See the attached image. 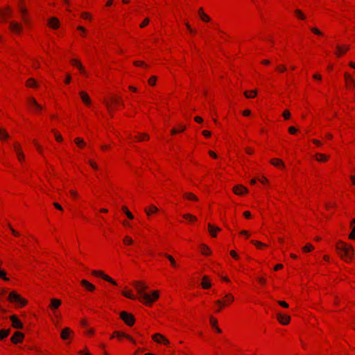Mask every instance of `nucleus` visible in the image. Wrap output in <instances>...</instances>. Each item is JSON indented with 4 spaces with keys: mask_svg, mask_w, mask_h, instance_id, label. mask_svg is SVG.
<instances>
[{
    "mask_svg": "<svg viewBox=\"0 0 355 355\" xmlns=\"http://www.w3.org/2000/svg\"><path fill=\"white\" fill-rule=\"evenodd\" d=\"M336 250L338 257L343 261L346 263H350L352 261L354 250L352 244L340 240L336 242Z\"/></svg>",
    "mask_w": 355,
    "mask_h": 355,
    "instance_id": "obj_1",
    "label": "nucleus"
},
{
    "mask_svg": "<svg viewBox=\"0 0 355 355\" xmlns=\"http://www.w3.org/2000/svg\"><path fill=\"white\" fill-rule=\"evenodd\" d=\"M235 298L233 294L226 293L222 298L216 300L214 303V312L216 313L222 311L223 309L230 306L234 302Z\"/></svg>",
    "mask_w": 355,
    "mask_h": 355,
    "instance_id": "obj_2",
    "label": "nucleus"
},
{
    "mask_svg": "<svg viewBox=\"0 0 355 355\" xmlns=\"http://www.w3.org/2000/svg\"><path fill=\"white\" fill-rule=\"evenodd\" d=\"M104 102L110 113L119 110L120 107H124L122 98L116 95L110 96Z\"/></svg>",
    "mask_w": 355,
    "mask_h": 355,
    "instance_id": "obj_3",
    "label": "nucleus"
},
{
    "mask_svg": "<svg viewBox=\"0 0 355 355\" xmlns=\"http://www.w3.org/2000/svg\"><path fill=\"white\" fill-rule=\"evenodd\" d=\"M160 296V293L158 290L152 291L150 293H145L141 297H138V300L146 306H151L155 302H157Z\"/></svg>",
    "mask_w": 355,
    "mask_h": 355,
    "instance_id": "obj_4",
    "label": "nucleus"
},
{
    "mask_svg": "<svg viewBox=\"0 0 355 355\" xmlns=\"http://www.w3.org/2000/svg\"><path fill=\"white\" fill-rule=\"evenodd\" d=\"M18 10L21 15L24 24L27 27L32 26V19L29 15L28 10L25 0H19L17 4Z\"/></svg>",
    "mask_w": 355,
    "mask_h": 355,
    "instance_id": "obj_5",
    "label": "nucleus"
},
{
    "mask_svg": "<svg viewBox=\"0 0 355 355\" xmlns=\"http://www.w3.org/2000/svg\"><path fill=\"white\" fill-rule=\"evenodd\" d=\"M8 301L12 304H16L19 308L26 306L28 301L15 291L10 292L8 296Z\"/></svg>",
    "mask_w": 355,
    "mask_h": 355,
    "instance_id": "obj_6",
    "label": "nucleus"
},
{
    "mask_svg": "<svg viewBox=\"0 0 355 355\" xmlns=\"http://www.w3.org/2000/svg\"><path fill=\"white\" fill-rule=\"evenodd\" d=\"M8 31L16 36H20L24 32V24L21 22L12 20L8 24Z\"/></svg>",
    "mask_w": 355,
    "mask_h": 355,
    "instance_id": "obj_7",
    "label": "nucleus"
},
{
    "mask_svg": "<svg viewBox=\"0 0 355 355\" xmlns=\"http://www.w3.org/2000/svg\"><path fill=\"white\" fill-rule=\"evenodd\" d=\"M12 148L18 162L20 164H23L25 162L26 157L25 154L23 152L21 144L19 141H16L12 144Z\"/></svg>",
    "mask_w": 355,
    "mask_h": 355,
    "instance_id": "obj_8",
    "label": "nucleus"
},
{
    "mask_svg": "<svg viewBox=\"0 0 355 355\" xmlns=\"http://www.w3.org/2000/svg\"><path fill=\"white\" fill-rule=\"evenodd\" d=\"M27 104L31 112L36 114H40L44 109V107L39 104L34 97H28L27 99Z\"/></svg>",
    "mask_w": 355,
    "mask_h": 355,
    "instance_id": "obj_9",
    "label": "nucleus"
},
{
    "mask_svg": "<svg viewBox=\"0 0 355 355\" xmlns=\"http://www.w3.org/2000/svg\"><path fill=\"white\" fill-rule=\"evenodd\" d=\"M343 79L346 89L349 91L355 89V79L349 72L345 71L344 73Z\"/></svg>",
    "mask_w": 355,
    "mask_h": 355,
    "instance_id": "obj_10",
    "label": "nucleus"
},
{
    "mask_svg": "<svg viewBox=\"0 0 355 355\" xmlns=\"http://www.w3.org/2000/svg\"><path fill=\"white\" fill-rule=\"evenodd\" d=\"M117 338L119 341H122L123 339L125 338L131 342L132 344L136 345V340L130 335L125 332H122L120 331H114L112 334L110 336V339Z\"/></svg>",
    "mask_w": 355,
    "mask_h": 355,
    "instance_id": "obj_11",
    "label": "nucleus"
},
{
    "mask_svg": "<svg viewBox=\"0 0 355 355\" xmlns=\"http://www.w3.org/2000/svg\"><path fill=\"white\" fill-rule=\"evenodd\" d=\"M70 64L73 67H76L79 73L83 76L85 78H87L89 76V73L85 69V67L83 66V63L79 59L77 58H73L70 60Z\"/></svg>",
    "mask_w": 355,
    "mask_h": 355,
    "instance_id": "obj_12",
    "label": "nucleus"
},
{
    "mask_svg": "<svg viewBox=\"0 0 355 355\" xmlns=\"http://www.w3.org/2000/svg\"><path fill=\"white\" fill-rule=\"evenodd\" d=\"M120 319L123 321V322L129 326L132 327L135 323V318L133 314L128 313L127 311H123L119 314Z\"/></svg>",
    "mask_w": 355,
    "mask_h": 355,
    "instance_id": "obj_13",
    "label": "nucleus"
},
{
    "mask_svg": "<svg viewBox=\"0 0 355 355\" xmlns=\"http://www.w3.org/2000/svg\"><path fill=\"white\" fill-rule=\"evenodd\" d=\"M92 275L94 277H99L103 279V280L112 284L114 286H116L117 283L115 280H114L111 277L108 275L105 274L103 270H94L92 271Z\"/></svg>",
    "mask_w": 355,
    "mask_h": 355,
    "instance_id": "obj_14",
    "label": "nucleus"
},
{
    "mask_svg": "<svg viewBox=\"0 0 355 355\" xmlns=\"http://www.w3.org/2000/svg\"><path fill=\"white\" fill-rule=\"evenodd\" d=\"M12 16V10L10 6L0 8V23L4 22Z\"/></svg>",
    "mask_w": 355,
    "mask_h": 355,
    "instance_id": "obj_15",
    "label": "nucleus"
},
{
    "mask_svg": "<svg viewBox=\"0 0 355 355\" xmlns=\"http://www.w3.org/2000/svg\"><path fill=\"white\" fill-rule=\"evenodd\" d=\"M151 338L152 340L157 344L163 345L165 346H168L170 345L169 340L162 334H154L152 335Z\"/></svg>",
    "mask_w": 355,
    "mask_h": 355,
    "instance_id": "obj_16",
    "label": "nucleus"
},
{
    "mask_svg": "<svg viewBox=\"0 0 355 355\" xmlns=\"http://www.w3.org/2000/svg\"><path fill=\"white\" fill-rule=\"evenodd\" d=\"M350 49L349 44H338L336 46L334 54L337 58L344 56Z\"/></svg>",
    "mask_w": 355,
    "mask_h": 355,
    "instance_id": "obj_17",
    "label": "nucleus"
},
{
    "mask_svg": "<svg viewBox=\"0 0 355 355\" xmlns=\"http://www.w3.org/2000/svg\"><path fill=\"white\" fill-rule=\"evenodd\" d=\"M133 286L138 293V297H141L143 294L146 293V291L148 288V285L142 281L135 282Z\"/></svg>",
    "mask_w": 355,
    "mask_h": 355,
    "instance_id": "obj_18",
    "label": "nucleus"
},
{
    "mask_svg": "<svg viewBox=\"0 0 355 355\" xmlns=\"http://www.w3.org/2000/svg\"><path fill=\"white\" fill-rule=\"evenodd\" d=\"M79 96L81 99V101L86 106L89 107L92 105V100L89 97V94L85 91H80L79 92Z\"/></svg>",
    "mask_w": 355,
    "mask_h": 355,
    "instance_id": "obj_19",
    "label": "nucleus"
},
{
    "mask_svg": "<svg viewBox=\"0 0 355 355\" xmlns=\"http://www.w3.org/2000/svg\"><path fill=\"white\" fill-rule=\"evenodd\" d=\"M62 304V301L60 299L57 298H51L50 300V304L49 305V308L51 311H52L55 315L56 314V310L59 309V307Z\"/></svg>",
    "mask_w": 355,
    "mask_h": 355,
    "instance_id": "obj_20",
    "label": "nucleus"
},
{
    "mask_svg": "<svg viewBox=\"0 0 355 355\" xmlns=\"http://www.w3.org/2000/svg\"><path fill=\"white\" fill-rule=\"evenodd\" d=\"M10 320L12 322V327L13 328L17 329H23L24 324L16 315H10Z\"/></svg>",
    "mask_w": 355,
    "mask_h": 355,
    "instance_id": "obj_21",
    "label": "nucleus"
},
{
    "mask_svg": "<svg viewBox=\"0 0 355 355\" xmlns=\"http://www.w3.org/2000/svg\"><path fill=\"white\" fill-rule=\"evenodd\" d=\"M232 191L237 196H243L248 193V189L242 184H237L233 187Z\"/></svg>",
    "mask_w": 355,
    "mask_h": 355,
    "instance_id": "obj_22",
    "label": "nucleus"
},
{
    "mask_svg": "<svg viewBox=\"0 0 355 355\" xmlns=\"http://www.w3.org/2000/svg\"><path fill=\"white\" fill-rule=\"evenodd\" d=\"M73 331L69 327H64L60 332V338L63 340L71 339Z\"/></svg>",
    "mask_w": 355,
    "mask_h": 355,
    "instance_id": "obj_23",
    "label": "nucleus"
},
{
    "mask_svg": "<svg viewBox=\"0 0 355 355\" xmlns=\"http://www.w3.org/2000/svg\"><path fill=\"white\" fill-rule=\"evenodd\" d=\"M277 320L278 322L283 325H288L291 322V317L282 313H278L277 314Z\"/></svg>",
    "mask_w": 355,
    "mask_h": 355,
    "instance_id": "obj_24",
    "label": "nucleus"
},
{
    "mask_svg": "<svg viewBox=\"0 0 355 355\" xmlns=\"http://www.w3.org/2000/svg\"><path fill=\"white\" fill-rule=\"evenodd\" d=\"M47 25L50 28L53 30H57L60 26V22L58 18L55 17H52L49 19Z\"/></svg>",
    "mask_w": 355,
    "mask_h": 355,
    "instance_id": "obj_25",
    "label": "nucleus"
},
{
    "mask_svg": "<svg viewBox=\"0 0 355 355\" xmlns=\"http://www.w3.org/2000/svg\"><path fill=\"white\" fill-rule=\"evenodd\" d=\"M24 339V334L20 331H15L12 336L10 338V340L14 344H18L23 342Z\"/></svg>",
    "mask_w": 355,
    "mask_h": 355,
    "instance_id": "obj_26",
    "label": "nucleus"
},
{
    "mask_svg": "<svg viewBox=\"0 0 355 355\" xmlns=\"http://www.w3.org/2000/svg\"><path fill=\"white\" fill-rule=\"evenodd\" d=\"M209 324H210L211 329L216 333H217V334L222 333V330L220 329V328L218 327V320L212 315H211L209 317Z\"/></svg>",
    "mask_w": 355,
    "mask_h": 355,
    "instance_id": "obj_27",
    "label": "nucleus"
},
{
    "mask_svg": "<svg viewBox=\"0 0 355 355\" xmlns=\"http://www.w3.org/2000/svg\"><path fill=\"white\" fill-rule=\"evenodd\" d=\"M80 284L86 291L89 292H94L96 290L95 285L86 279H82L80 282Z\"/></svg>",
    "mask_w": 355,
    "mask_h": 355,
    "instance_id": "obj_28",
    "label": "nucleus"
},
{
    "mask_svg": "<svg viewBox=\"0 0 355 355\" xmlns=\"http://www.w3.org/2000/svg\"><path fill=\"white\" fill-rule=\"evenodd\" d=\"M313 157L315 160L319 163H326L330 158L329 155L320 153H315Z\"/></svg>",
    "mask_w": 355,
    "mask_h": 355,
    "instance_id": "obj_29",
    "label": "nucleus"
},
{
    "mask_svg": "<svg viewBox=\"0 0 355 355\" xmlns=\"http://www.w3.org/2000/svg\"><path fill=\"white\" fill-rule=\"evenodd\" d=\"M207 230L211 237H216L218 232L221 231V229L217 226H215L211 223L207 225Z\"/></svg>",
    "mask_w": 355,
    "mask_h": 355,
    "instance_id": "obj_30",
    "label": "nucleus"
},
{
    "mask_svg": "<svg viewBox=\"0 0 355 355\" xmlns=\"http://www.w3.org/2000/svg\"><path fill=\"white\" fill-rule=\"evenodd\" d=\"M149 138V135L146 133H137L132 137V139L136 142H141L148 141Z\"/></svg>",
    "mask_w": 355,
    "mask_h": 355,
    "instance_id": "obj_31",
    "label": "nucleus"
},
{
    "mask_svg": "<svg viewBox=\"0 0 355 355\" xmlns=\"http://www.w3.org/2000/svg\"><path fill=\"white\" fill-rule=\"evenodd\" d=\"M270 163L278 168L284 169L286 168L284 162L279 158H272L270 160Z\"/></svg>",
    "mask_w": 355,
    "mask_h": 355,
    "instance_id": "obj_32",
    "label": "nucleus"
},
{
    "mask_svg": "<svg viewBox=\"0 0 355 355\" xmlns=\"http://www.w3.org/2000/svg\"><path fill=\"white\" fill-rule=\"evenodd\" d=\"M198 15L199 18L205 23H208L211 21L210 17L205 12L202 7L198 9Z\"/></svg>",
    "mask_w": 355,
    "mask_h": 355,
    "instance_id": "obj_33",
    "label": "nucleus"
},
{
    "mask_svg": "<svg viewBox=\"0 0 355 355\" xmlns=\"http://www.w3.org/2000/svg\"><path fill=\"white\" fill-rule=\"evenodd\" d=\"M159 211V209L154 205H150L144 209V212L148 216L156 214Z\"/></svg>",
    "mask_w": 355,
    "mask_h": 355,
    "instance_id": "obj_34",
    "label": "nucleus"
},
{
    "mask_svg": "<svg viewBox=\"0 0 355 355\" xmlns=\"http://www.w3.org/2000/svg\"><path fill=\"white\" fill-rule=\"evenodd\" d=\"M199 248H200V253L202 255L206 256V257L211 255V253H212L211 250L207 244L202 243L199 246Z\"/></svg>",
    "mask_w": 355,
    "mask_h": 355,
    "instance_id": "obj_35",
    "label": "nucleus"
},
{
    "mask_svg": "<svg viewBox=\"0 0 355 355\" xmlns=\"http://www.w3.org/2000/svg\"><path fill=\"white\" fill-rule=\"evenodd\" d=\"M201 286L203 289H209L211 287V280L208 276H203L201 281Z\"/></svg>",
    "mask_w": 355,
    "mask_h": 355,
    "instance_id": "obj_36",
    "label": "nucleus"
},
{
    "mask_svg": "<svg viewBox=\"0 0 355 355\" xmlns=\"http://www.w3.org/2000/svg\"><path fill=\"white\" fill-rule=\"evenodd\" d=\"M183 198L189 201L197 202L198 198L192 192H186L183 194Z\"/></svg>",
    "mask_w": 355,
    "mask_h": 355,
    "instance_id": "obj_37",
    "label": "nucleus"
},
{
    "mask_svg": "<svg viewBox=\"0 0 355 355\" xmlns=\"http://www.w3.org/2000/svg\"><path fill=\"white\" fill-rule=\"evenodd\" d=\"M10 136L9 133L3 128H0V141L1 142H6L10 139Z\"/></svg>",
    "mask_w": 355,
    "mask_h": 355,
    "instance_id": "obj_38",
    "label": "nucleus"
},
{
    "mask_svg": "<svg viewBox=\"0 0 355 355\" xmlns=\"http://www.w3.org/2000/svg\"><path fill=\"white\" fill-rule=\"evenodd\" d=\"M73 141H74L75 144L77 146V147H78L80 149L85 148L87 146V144L85 141V140L82 137H76L74 139Z\"/></svg>",
    "mask_w": 355,
    "mask_h": 355,
    "instance_id": "obj_39",
    "label": "nucleus"
},
{
    "mask_svg": "<svg viewBox=\"0 0 355 355\" xmlns=\"http://www.w3.org/2000/svg\"><path fill=\"white\" fill-rule=\"evenodd\" d=\"M185 129H186V126L184 125L180 124L177 127L173 128L171 130V134L172 135H175L176 134L183 132L185 130Z\"/></svg>",
    "mask_w": 355,
    "mask_h": 355,
    "instance_id": "obj_40",
    "label": "nucleus"
},
{
    "mask_svg": "<svg viewBox=\"0 0 355 355\" xmlns=\"http://www.w3.org/2000/svg\"><path fill=\"white\" fill-rule=\"evenodd\" d=\"M250 243L254 245L257 249L258 250H264L266 249L268 245L266 244V243H263L259 241H257V240H251Z\"/></svg>",
    "mask_w": 355,
    "mask_h": 355,
    "instance_id": "obj_41",
    "label": "nucleus"
},
{
    "mask_svg": "<svg viewBox=\"0 0 355 355\" xmlns=\"http://www.w3.org/2000/svg\"><path fill=\"white\" fill-rule=\"evenodd\" d=\"M122 295L125 297H127L128 299H130V300H135L136 299V297L135 295H134L133 292L132 290H128V289H124L123 291H122Z\"/></svg>",
    "mask_w": 355,
    "mask_h": 355,
    "instance_id": "obj_42",
    "label": "nucleus"
},
{
    "mask_svg": "<svg viewBox=\"0 0 355 355\" xmlns=\"http://www.w3.org/2000/svg\"><path fill=\"white\" fill-rule=\"evenodd\" d=\"M80 16L83 19H84L85 21H92L93 19L92 15L90 12H87V11L82 12L80 13Z\"/></svg>",
    "mask_w": 355,
    "mask_h": 355,
    "instance_id": "obj_43",
    "label": "nucleus"
},
{
    "mask_svg": "<svg viewBox=\"0 0 355 355\" xmlns=\"http://www.w3.org/2000/svg\"><path fill=\"white\" fill-rule=\"evenodd\" d=\"M164 257L169 261L171 266L174 268H178V265L175 261V259L173 258V257L168 254H165Z\"/></svg>",
    "mask_w": 355,
    "mask_h": 355,
    "instance_id": "obj_44",
    "label": "nucleus"
},
{
    "mask_svg": "<svg viewBox=\"0 0 355 355\" xmlns=\"http://www.w3.org/2000/svg\"><path fill=\"white\" fill-rule=\"evenodd\" d=\"M182 217L191 223L197 221V217L191 214H184L182 215Z\"/></svg>",
    "mask_w": 355,
    "mask_h": 355,
    "instance_id": "obj_45",
    "label": "nucleus"
},
{
    "mask_svg": "<svg viewBox=\"0 0 355 355\" xmlns=\"http://www.w3.org/2000/svg\"><path fill=\"white\" fill-rule=\"evenodd\" d=\"M294 16L298 19H300V20H305L306 19V16L303 13V12L300 10V9H296L295 11H294Z\"/></svg>",
    "mask_w": 355,
    "mask_h": 355,
    "instance_id": "obj_46",
    "label": "nucleus"
},
{
    "mask_svg": "<svg viewBox=\"0 0 355 355\" xmlns=\"http://www.w3.org/2000/svg\"><path fill=\"white\" fill-rule=\"evenodd\" d=\"M257 94V90H247L244 92V95L247 98H254Z\"/></svg>",
    "mask_w": 355,
    "mask_h": 355,
    "instance_id": "obj_47",
    "label": "nucleus"
},
{
    "mask_svg": "<svg viewBox=\"0 0 355 355\" xmlns=\"http://www.w3.org/2000/svg\"><path fill=\"white\" fill-rule=\"evenodd\" d=\"M315 249L314 246L310 243H306L302 249L304 253H308L312 252Z\"/></svg>",
    "mask_w": 355,
    "mask_h": 355,
    "instance_id": "obj_48",
    "label": "nucleus"
},
{
    "mask_svg": "<svg viewBox=\"0 0 355 355\" xmlns=\"http://www.w3.org/2000/svg\"><path fill=\"white\" fill-rule=\"evenodd\" d=\"M26 86L30 88H35L37 87V83L34 78H31L26 81Z\"/></svg>",
    "mask_w": 355,
    "mask_h": 355,
    "instance_id": "obj_49",
    "label": "nucleus"
},
{
    "mask_svg": "<svg viewBox=\"0 0 355 355\" xmlns=\"http://www.w3.org/2000/svg\"><path fill=\"white\" fill-rule=\"evenodd\" d=\"M52 132L55 137V139L58 142H62L63 140L62 136L57 130H52Z\"/></svg>",
    "mask_w": 355,
    "mask_h": 355,
    "instance_id": "obj_50",
    "label": "nucleus"
},
{
    "mask_svg": "<svg viewBox=\"0 0 355 355\" xmlns=\"http://www.w3.org/2000/svg\"><path fill=\"white\" fill-rule=\"evenodd\" d=\"M122 211H123V213L126 215V216L130 219V220H132L134 219V216L133 214H132L131 211H130V210L128 209V208L125 206L123 207H122Z\"/></svg>",
    "mask_w": 355,
    "mask_h": 355,
    "instance_id": "obj_51",
    "label": "nucleus"
},
{
    "mask_svg": "<svg viewBox=\"0 0 355 355\" xmlns=\"http://www.w3.org/2000/svg\"><path fill=\"white\" fill-rule=\"evenodd\" d=\"M123 243L125 245H132L134 241L130 236H125L123 239Z\"/></svg>",
    "mask_w": 355,
    "mask_h": 355,
    "instance_id": "obj_52",
    "label": "nucleus"
},
{
    "mask_svg": "<svg viewBox=\"0 0 355 355\" xmlns=\"http://www.w3.org/2000/svg\"><path fill=\"white\" fill-rule=\"evenodd\" d=\"M286 70H287L286 67L284 64H282L277 65L275 68V71L279 73H284L286 71Z\"/></svg>",
    "mask_w": 355,
    "mask_h": 355,
    "instance_id": "obj_53",
    "label": "nucleus"
},
{
    "mask_svg": "<svg viewBox=\"0 0 355 355\" xmlns=\"http://www.w3.org/2000/svg\"><path fill=\"white\" fill-rule=\"evenodd\" d=\"M9 329H1L0 330V340H3L9 336Z\"/></svg>",
    "mask_w": 355,
    "mask_h": 355,
    "instance_id": "obj_54",
    "label": "nucleus"
},
{
    "mask_svg": "<svg viewBox=\"0 0 355 355\" xmlns=\"http://www.w3.org/2000/svg\"><path fill=\"white\" fill-rule=\"evenodd\" d=\"M185 26H186V28L188 30V31L193 35H196V30L195 28H193L191 27V26L190 25V24L189 23V21H186L184 23Z\"/></svg>",
    "mask_w": 355,
    "mask_h": 355,
    "instance_id": "obj_55",
    "label": "nucleus"
},
{
    "mask_svg": "<svg viewBox=\"0 0 355 355\" xmlns=\"http://www.w3.org/2000/svg\"><path fill=\"white\" fill-rule=\"evenodd\" d=\"M311 31L313 34H315L316 35H318V36H320V37H322L324 35L323 33H322V31L319 28H318L316 27H311Z\"/></svg>",
    "mask_w": 355,
    "mask_h": 355,
    "instance_id": "obj_56",
    "label": "nucleus"
},
{
    "mask_svg": "<svg viewBox=\"0 0 355 355\" xmlns=\"http://www.w3.org/2000/svg\"><path fill=\"white\" fill-rule=\"evenodd\" d=\"M133 64L137 67H147V64L141 60L134 61Z\"/></svg>",
    "mask_w": 355,
    "mask_h": 355,
    "instance_id": "obj_57",
    "label": "nucleus"
},
{
    "mask_svg": "<svg viewBox=\"0 0 355 355\" xmlns=\"http://www.w3.org/2000/svg\"><path fill=\"white\" fill-rule=\"evenodd\" d=\"M230 255L235 260L239 261L240 259V256L239 254L234 250H232L230 251Z\"/></svg>",
    "mask_w": 355,
    "mask_h": 355,
    "instance_id": "obj_58",
    "label": "nucleus"
},
{
    "mask_svg": "<svg viewBox=\"0 0 355 355\" xmlns=\"http://www.w3.org/2000/svg\"><path fill=\"white\" fill-rule=\"evenodd\" d=\"M157 79V76H150L148 80V85L150 86H155L156 85Z\"/></svg>",
    "mask_w": 355,
    "mask_h": 355,
    "instance_id": "obj_59",
    "label": "nucleus"
},
{
    "mask_svg": "<svg viewBox=\"0 0 355 355\" xmlns=\"http://www.w3.org/2000/svg\"><path fill=\"white\" fill-rule=\"evenodd\" d=\"M33 142V144L35 146L36 150H37V152L39 153L42 154V152H43L42 146L36 140H34Z\"/></svg>",
    "mask_w": 355,
    "mask_h": 355,
    "instance_id": "obj_60",
    "label": "nucleus"
},
{
    "mask_svg": "<svg viewBox=\"0 0 355 355\" xmlns=\"http://www.w3.org/2000/svg\"><path fill=\"white\" fill-rule=\"evenodd\" d=\"M69 195H70L71 198H73V200H76L79 197L78 193L76 190H73V189H71L69 191Z\"/></svg>",
    "mask_w": 355,
    "mask_h": 355,
    "instance_id": "obj_61",
    "label": "nucleus"
},
{
    "mask_svg": "<svg viewBox=\"0 0 355 355\" xmlns=\"http://www.w3.org/2000/svg\"><path fill=\"white\" fill-rule=\"evenodd\" d=\"M88 164L95 171H98V164L96 162H94V160L92 159H89L88 161Z\"/></svg>",
    "mask_w": 355,
    "mask_h": 355,
    "instance_id": "obj_62",
    "label": "nucleus"
},
{
    "mask_svg": "<svg viewBox=\"0 0 355 355\" xmlns=\"http://www.w3.org/2000/svg\"><path fill=\"white\" fill-rule=\"evenodd\" d=\"M149 22H150V20H149V18L148 17H146L141 22V24H139V27L141 28H143L146 26H147L148 24H149Z\"/></svg>",
    "mask_w": 355,
    "mask_h": 355,
    "instance_id": "obj_63",
    "label": "nucleus"
},
{
    "mask_svg": "<svg viewBox=\"0 0 355 355\" xmlns=\"http://www.w3.org/2000/svg\"><path fill=\"white\" fill-rule=\"evenodd\" d=\"M351 227H352V231L349 233L348 238L350 240H355V226Z\"/></svg>",
    "mask_w": 355,
    "mask_h": 355,
    "instance_id": "obj_64",
    "label": "nucleus"
}]
</instances>
